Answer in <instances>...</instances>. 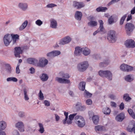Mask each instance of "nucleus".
<instances>
[{
	"instance_id": "f257e3e1",
	"label": "nucleus",
	"mask_w": 135,
	"mask_h": 135,
	"mask_svg": "<svg viewBox=\"0 0 135 135\" xmlns=\"http://www.w3.org/2000/svg\"><path fill=\"white\" fill-rule=\"evenodd\" d=\"M75 122L80 127H82L85 125V121L84 118L80 115H76L75 117Z\"/></svg>"
},
{
	"instance_id": "f03ea898",
	"label": "nucleus",
	"mask_w": 135,
	"mask_h": 135,
	"mask_svg": "<svg viewBox=\"0 0 135 135\" xmlns=\"http://www.w3.org/2000/svg\"><path fill=\"white\" fill-rule=\"evenodd\" d=\"M99 74L101 77L107 78L110 80L112 79V74L110 71L100 70L99 72Z\"/></svg>"
},
{
	"instance_id": "7ed1b4c3",
	"label": "nucleus",
	"mask_w": 135,
	"mask_h": 135,
	"mask_svg": "<svg viewBox=\"0 0 135 135\" xmlns=\"http://www.w3.org/2000/svg\"><path fill=\"white\" fill-rule=\"evenodd\" d=\"M115 32L113 30L110 31L108 33L107 39L110 42L114 43L116 41Z\"/></svg>"
},
{
	"instance_id": "20e7f679",
	"label": "nucleus",
	"mask_w": 135,
	"mask_h": 135,
	"mask_svg": "<svg viewBox=\"0 0 135 135\" xmlns=\"http://www.w3.org/2000/svg\"><path fill=\"white\" fill-rule=\"evenodd\" d=\"M134 25L131 23H127L125 26L126 32L128 35H130L131 33L132 32L135 28Z\"/></svg>"
},
{
	"instance_id": "39448f33",
	"label": "nucleus",
	"mask_w": 135,
	"mask_h": 135,
	"mask_svg": "<svg viewBox=\"0 0 135 135\" xmlns=\"http://www.w3.org/2000/svg\"><path fill=\"white\" fill-rule=\"evenodd\" d=\"M89 65L88 62L85 61L78 64V70L81 71H85L88 67Z\"/></svg>"
},
{
	"instance_id": "423d86ee",
	"label": "nucleus",
	"mask_w": 135,
	"mask_h": 135,
	"mask_svg": "<svg viewBox=\"0 0 135 135\" xmlns=\"http://www.w3.org/2000/svg\"><path fill=\"white\" fill-rule=\"evenodd\" d=\"M39 62H38L36 66L41 67H44L47 65L48 63V60L44 58H41L39 59Z\"/></svg>"
},
{
	"instance_id": "0eeeda50",
	"label": "nucleus",
	"mask_w": 135,
	"mask_h": 135,
	"mask_svg": "<svg viewBox=\"0 0 135 135\" xmlns=\"http://www.w3.org/2000/svg\"><path fill=\"white\" fill-rule=\"evenodd\" d=\"M125 45L127 47L133 48L135 47V42L132 39H128L125 42Z\"/></svg>"
},
{
	"instance_id": "6e6552de",
	"label": "nucleus",
	"mask_w": 135,
	"mask_h": 135,
	"mask_svg": "<svg viewBox=\"0 0 135 135\" xmlns=\"http://www.w3.org/2000/svg\"><path fill=\"white\" fill-rule=\"evenodd\" d=\"M73 6L74 7L79 9L84 7L85 5L82 2H78L74 1L73 2Z\"/></svg>"
},
{
	"instance_id": "1a4fd4ad",
	"label": "nucleus",
	"mask_w": 135,
	"mask_h": 135,
	"mask_svg": "<svg viewBox=\"0 0 135 135\" xmlns=\"http://www.w3.org/2000/svg\"><path fill=\"white\" fill-rule=\"evenodd\" d=\"M11 36L9 34H7L5 35L4 37V41L5 45L8 46L11 40H10Z\"/></svg>"
},
{
	"instance_id": "9d476101",
	"label": "nucleus",
	"mask_w": 135,
	"mask_h": 135,
	"mask_svg": "<svg viewBox=\"0 0 135 135\" xmlns=\"http://www.w3.org/2000/svg\"><path fill=\"white\" fill-rule=\"evenodd\" d=\"M127 130L129 132H132L134 131L135 133V122L131 123L129 124L127 128Z\"/></svg>"
},
{
	"instance_id": "9b49d317",
	"label": "nucleus",
	"mask_w": 135,
	"mask_h": 135,
	"mask_svg": "<svg viewBox=\"0 0 135 135\" xmlns=\"http://www.w3.org/2000/svg\"><path fill=\"white\" fill-rule=\"evenodd\" d=\"M15 50L14 53L15 56L16 57H20L21 56L20 54L22 52V50H21V47H15Z\"/></svg>"
},
{
	"instance_id": "f8f14e48",
	"label": "nucleus",
	"mask_w": 135,
	"mask_h": 135,
	"mask_svg": "<svg viewBox=\"0 0 135 135\" xmlns=\"http://www.w3.org/2000/svg\"><path fill=\"white\" fill-rule=\"evenodd\" d=\"M71 40V38L69 37H66L61 40L59 44L61 45H64L70 42Z\"/></svg>"
},
{
	"instance_id": "ddd939ff",
	"label": "nucleus",
	"mask_w": 135,
	"mask_h": 135,
	"mask_svg": "<svg viewBox=\"0 0 135 135\" xmlns=\"http://www.w3.org/2000/svg\"><path fill=\"white\" fill-rule=\"evenodd\" d=\"M56 80L59 83H69L70 81L69 79H62V78L58 77L56 78Z\"/></svg>"
},
{
	"instance_id": "4468645a",
	"label": "nucleus",
	"mask_w": 135,
	"mask_h": 135,
	"mask_svg": "<svg viewBox=\"0 0 135 135\" xmlns=\"http://www.w3.org/2000/svg\"><path fill=\"white\" fill-rule=\"evenodd\" d=\"M27 61L29 64H32L36 66L38 60L35 58H30L27 59Z\"/></svg>"
},
{
	"instance_id": "2eb2a0df",
	"label": "nucleus",
	"mask_w": 135,
	"mask_h": 135,
	"mask_svg": "<svg viewBox=\"0 0 135 135\" xmlns=\"http://www.w3.org/2000/svg\"><path fill=\"white\" fill-rule=\"evenodd\" d=\"M60 54V52L59 51H54L52 52L48 53L47 54L48 56H50L51 57H53L57 56Z\"/></svg>"
},
{
	"instance_id": "dca6fc26",
	"label": "nucleus",
	"mask_w": 135,
	"mask_h": 135,
	"mask_svg": "<svg viewBox=\"0 0 135 135\" xmlns=\"http://www.w3.org/2000/svg\"><path fill=\"white\" fill-rule=\"evenodd\" d=\"M16 126L18 128L20 131L23 132L24 131V125L22 122L17 123L16 124Z\"/></svg>"
},
{
	"instance_id": "f3484780",
	"label": "nucleus",
	"mask_w": 135,
	"mask_h": 135,
	"mask_svg": "<svg viewBox=\"0 0 135 135\" xmlns=\"http://www.w3.org/2000/svg\"><path fill=\"white\" fill-rule=\"evenodd\" d=\"M124 113H121L116 116L115 119L118 121L121 122L124 119Z\"/></svg>"
},
{
	"instance_id": "a211bd4d",
	"label": "nucleus",
	"mask_w": 135,
	"mask_h": 135,
	"mask_svg": "<svg viewBox=\"0 0 135 135\" xmlns=\"http://www.w3.org/2000/svg\"><path fill=\"white\" fill-rule=\"evenodd\" d=\"M82 51V48L78 46L75 48L74 51V54L76 56H78L80 55Z\"/></svg>"
},
{
	"instance_id": "6ab92c4d",
	"label": "nucleus",
	"mask_w": 135,
	"mask_h": 135,
	"mask_svg": "<svg viewBox=\"0 0 135 135\" xmlns=\"http://www.w3.org/2000/svg\"><path fill=\"white\" fill-rule=\"evenodd\" d=\"M98 22L99 23L100 26L99 28L98 29V31L100 32H104L105 31V29L103 27L104 23L102 20H99Z\"/></svg>"
},
{
	"instance_id": "aec40b11",
	"label": "nucleus",
	"mask_w": 135,
	"mask_h": 135,
	"mask_svg": "<svg viewBox=\"0 0 135 135\" xmlns=\"http://www.w3.org/2000/svg\"><path fill=\"white\" fill-rule=\"evenodd\" d=\"M76 115V113L70 114L69 116V119L67 121H66V123L68 124H71L72 123V120L74 119V118Z\"/></svg>"
},
{
	"instance_id": "412c9836",
	"label": "nucleus",
	"mask_w": 135,
	"mask_h": 135,
	"mask_svg": "<svg viewBox=\"0 0 135 135\" xmlns=\"http://www.w3.org/2000/svg\"><path fill=\"white\" fill-rule=\"evenodd\" d=\"M82 14L81 12L77 11L75 14V18L76 20H80L82 17Z\"/></svg>"
},
{
	"instance_id": "4be33fe9",
	"label": "nucleus",
	"mask_w": 135,
	"mask_h": 135,
	"mask_svg": "<svg viewBox=\"0 0 135 135\" xmlns=\"http://www.w3.org/2000/svg\"><path fill=\"white\" fill-rule=\"evenodd\" d=\"M18 6L23 10L25 11L27 8V5L26 3H20L19 4Z\"/></svg>"
},
{
	"instance_id": "5701e85b",
	"label": "nucleus",
	"mask_w": 135,
	"mask_h": 135,
	"mask_svg": "<svg viewBox=\"0 0 135 135\" xmlns=\"http://www.w3.org/2000/svg\"><path fill=\"white\" fill-rule=\"evenodd\" d=\"M83 54L85 56L89 55L90 53V49L88 48L85 47V48H82V51Z\"/></svg>"
},
{
	"instance_id": "b1692460",
	"label": "nucleus",
	"mask_w": 135,
	"mask_h": 135,
	"mask_svg": "<svg viewBox=\"0 0 135 135\" xmlns=\"http://www.w3.org/2000/svg\"><path fill=\"white\" fill-rule=\"evenodd\" d=\"M104 127L101 126H97L95 127V129L97 133H99L104 130Z\"/></svg>"
},
{
	"instance_id": "393cba45",
	"label": "nucleus",
	"mask_w": 135,
	"mask_h": 135,
	"mask_svg": "<svg viewBox=\"0 0 135 135\" xmlns=\"http://www.w3.org/2000/svg\"><path fill=\"white\" fill-rule=\"evenodd\" d=\"M76 107L77 108L81 111L84 110L85 108V106H81V103L80 102L77 103L76 105Z\"/></svg>"
},
{
	"instance_id": "a878e982",
	"label": "nucleus",
	"mask_w": 135,
	"mask_h": 135,
	"mask_svg": "<svg viewBox=\"0 0 135 135\" xmlns=\"http://www.w3.org/2000/svg\"><path fill=\"white\" fill-rule=\"evenodd\" d=\"M50 26L53 28H56L57 26V23L56 21L54 19H51L50 20Z\"/></svg>"
},
{
	"instance_id": "bb28decb",
	"label": "nucleus",
	"mask_w": 135,
	"mask_h": 135,
	"mask_svg": "<svg viewBox=\"0 0 135 135\" xmlns=\"http://www.w3.org/2000/svg\"><path fill=\"white\" fill-rule=\"evenodd\" d=\"M92 120L94 124H97L99 120V116L97 115L93 116L92 117Z\"/></svg>"
},
{
	"instance_id": "cd10ccee",
	"label": "nucleus",
	"mask_w": 135,
	"mask_h": 135,
	"mask_svg": "<svg viewBox=\"0 0 135 135\" xmlns=\"http://www.w3.org/2000/svg\"><path fill=\"white\" fill-rule=\"evenodd\" d=\"M6 126V124L5 122L3 121L0 122V131L4 129Z\"/></svg>"
},
{
	"instance_id": "c85d7f7f",
	"label": "nucleus",
	"mask_w": 135,
	"mask_h": 135,
	"mask_svg": "<svg viewBox=\"0 0 135 135\" xmlns=\"http://www.w3.org/2000/svg\"><path fill=\"white\" fill-rule=\"evenodd\" d=\"M128 112L130 116L133 119H135V114L133 110L131 109H128Z\"/></svg>"
},
{
	"instance_id": "c756f323",
	"label": "nucleus",
	"mask_w": 135,
	"mask_h": 135,
	"mask_svg": "<svg viewBox=\"0 0 135 135\" xmlns=\"http://www.w3.org/2000/svg\"><path fill=\"white\" fill-rule=\"evenodd\" d=\"M85 82H82L80 83L79 89L83 91L85 88Z\"/></svg>"
},
{
	"instance_id": "7c9ffc66",
	"label": "nucleus",
	"mask_w": 135,
	"mask_h": 135,
	"mask_svg": "<svg viewBox=\"0 0 135 135\" xmlns=\"http://www.w3.org/2000/svg\"><path fill=\"white\" fill-rule=\"evenodd\" d=\"M103 112L104 114L108 115L110 114V110L109 108L105 107L103 108Z\"/></svg>"
},
{
	"instance_id": "2f4dec72",
	"label": "nucleus",
	"mask_w": 135,
	"mask_h": 135,
	"mask_svg": "<svg viewBox=\"0 0 135 135\" xmlns=\"http://www.w3.org/2000/svg\"><path fill=\"white\" fill-rule=\"evenodd\" d=\"M28 22L27 20L25 21L22 25L19 28L20 30H22L24 29L27 25Z\"/></svg>"
},
{
	"instance_id": "473e14b6",
	"label": "nucleus",
	"mask_w": 135,
	"mask_h": 135,
	"mask_svg": "<svg viewBox=\"0 0 135 135\" xmlns=\"http://www.w3.org/2000/svg\"><path fill=\"white\" fill-rule=\"evenodd\" d=\"M41 80L43 81H46L48 78V76L45 74H43L40 77Z\"/></svg>"
},
{
	"instance_id": "72a5a7b5",
	"label": "nucleus",
	"mask_w": 135,
	"mask_h": 135,
	"mask_svg": "<svg viewBox=\"0 0 135 135\" xmlns=\"http://www.w3.org/2000/svg\"><path fill=\"white\" fill-rule=\"evenodd\" d=\"M88 25L89 26L93 27L96 26L97 25V22L96 21H91L88 23Z\"/></svg>"
},
{
	"instance_id": "f704fd0d",
	"label": "nucleus",
	"mask_w": 135,
	"mask_h": 135,
	"mask_svg": "<svg viewBox=\"0 0 135 135\" xmlns=\"http://www.w3.org/2000/svg\"><path fill=\"white\" fill-rule=\"evenodd\" d=\"M24 95V98L25 100H27L29 99V98L27 95V90L26 88H25L23 89Z\"/></svg>"
},
{
	"instance_id": "c9c22d12",
	"label": "nucleus",
	"mask_w": 135,
	"mask_h": 135,
	"mask_svg": "<svg viewBox=\"0 0 135 135\" xmlns=\"http://www.w3.org/2000/svg\"><path fill=\"white\" fill-rule=\"evenodd\" d=\"M38 124L39 127L40 128V129L39 130V131L41 133H44V131L43 125L41 123H39Z\"/></svg>"
},
{
	"instance_id": "e433bc0d",
	"label": "nucleus",
	"mask_w": 135,
	"mask_h": 135,
	"mask_svg": "<svg viewBox=\"0 0 135 135\" xmlns=\"http://www.w3.org/2000/svg\"><path fill=\"white\" fill-rule=\"evenodd\" d=\"M127 16V14H126L123 16V17L121 18L120 21V25H122L124 22Z\"/></svg>"
},
{
	"instance_id": "4c0bfd02",
	"label": "nucleus",
	"mask_w": 135,
	"mask_h": 135,
	"mask_svg": "<svg viewBox=\"0 0 135 135\" xmlns=\"http://www.w3.org/2000/svg\"><path fill=\"white\" fill-rule=\"evenodd\" d=\"M123 99L126 101H128L131 99V98L129 96V95L127 93L125 94L124 95Z\"/></svg>"
},
{
	"instance_id": "58836bf2",
	"label": "nucleus",
	"mask_w": 135,
	"mask_h": 135,
	"mask_svg": "<svg viewBox=\"0 0 135 135\" xmlns=\"http://www.w3.org/2000/svg\"><path fill=\"white\" fill-rule=\"evenodd\" d=\"M109 62V61L108 60H107V61H105V62H101L99 64L100 66L101 67H102L106 65H107V64H108Z\"/></svg>"
},
{
	"instance_id": "ea45409f",
	"label": "nucleus",
	"mask_w": 135,
	"mask_h": 135,
	"mask_svg": "<svg viewBox=\"0 0 135 135\" xmlns=\"http://www.w3.org/2000/svg\"><path fill=\"white\" fill-rule=\"evenodd\" d=\"M64 115L65 116V118L64 120H63L62 122L64 124L66 123V121L67 120L68 118V113L64 112Z\"/></svg>"
},
{
	"instance_id": "a19ab883",
	"label": "nucleus",
	"mask_w": 135,
	"mask_h": 135,
	"mask_svg": "<svg viewBox=\"0 0 135 135\" xmlns=\"http://www.w3.org/2000/svg\"><path fill=\"white\" fill-rule=\"evenodd\" d=\"M7 80V81H13L14 82H17V79L15 77H9L8 78Z\"/></svg>"
},
{
	"instance_id": "79ce46f5",
	"label": "nucleus",
	"mask_w": 135,
	"mask_h": 135,
	"mask_svg": "<svg viewBox=\"0 0 135 135\" xmlns=\"http://www.w3.org/2000/svg\"><path fill=\"white\" fill-rule=\"evenodd\" d=\"M127 65L125 64H122L120 66V69L123 71H126L127 69V67H126V66Z\"/></svg>"
},
{
	"instance_id": "37998d69",
	"label": "nucleus",
	"mask_w": 135,
	"mask_h": 135,
	"mask_svg": "<svg viewBox=\"0 0 135 135\" xmlns=\"http://www.w3.org/2000/svg\"><path fill=\"white\" fill-rule=\"evenodd\" d=\"M131 75H129L127 76L125 78V80L128 81H131L132 80V79L131 78Z\"/></svg>"
},
{
	"instance_id": "c03bdc74",
	"label": "nucleus",
	"mask_w": 135,
	"mask_h": 135,
	"mask_svg": "<svg viewBox=\"0 0 135 135\" xmlns=\"http://www.w3.org/2000/svg\"><path fill=\"white\" fill-rule=\"evenodd\" d=\"M12 37L13 39V43H14L16 42V39H19V36L17 34L14 35L12 36Z\"/></svg>"
},
{
	"instance_id": "a18cd8bd",
	"label": "nucleus",
	"mask_w": 135,
	"mask_h": 135,
	"mask_svg": "<svg viewBox=\"0 0 135 135\" xmlns=\"http://www.w3.org/2000/svg\"><path fill=\"white\" fill-rule=\"evenodd\" d=\"M38 96L40 100H43L44 99V97L43 94L42 93L41 90H40Z\"/></svg>"
},
{
	"instance_id": "49530a36",
	"label": "nucleus",
	"mask_w": 135,
	"mask_h": 135,
	"mask_svg": "<svg viewBox=\"0 0 135 135\" xmlns=\"http://www.w3.org/2000/svg\"><path fill=\"white\" fill-rule=\"evenodd\" d=\"M84 94H85V97H91L92 95V94L88 91H87L86 90H85L84 92Z\"/></svg>"
},
{
	"instance_id": "de8ad7c7",
	"label": "nucleus",
	"mask_w": 135,
	"mask_h": 135,
	"mask_svg": "<svg viewBox=\"0 0 135 135\" xmlns=\"http://www.w3.org/2000/svg\"><path fill=\"white\" fill-rule=\"evenodd\" d=\"M126 67H127V69L126 71H130L132 70L133 69V67L131 66L127 65Z\"/></svg>"
},
{
	"instance_id": "09e8293b",
	"label": "nucleus",
	"mask_w": 135,
	"mask_h": 135,
	"mask_svg": "<svg viewBox=\"0 0 135 135\" xmlns=\"http://www.w3.org/2000/svg\"><path fill=\"white\" fill-rule=\"evenodd\" d=\"M36 23L38 26H41L42 24V22L41 20H38L36 21Z\"/></svg>"
},
{
	"instance_id": "8fccbe9b",
	"label": "nucleus",
	"mask_w": 135,
	"mask_h": 135,
	"mask_svg": "<svg viewBox=\"0 0 135 135\" xmlns=\"http://www.w3.org/2000/svg\"><path fill=\"white\" fill-rule=\"evenodd\" d=\"M120 0H112L108 4V6H109L115 2H117Z\"/></svg>"
},
{
	"instance_id": "3c124183",
	"label": "nucleus",
	"mask_w": 135,
	"mask_h": 135,
	"mask_svg": "<svg viewBox=\"0 0 135 135\" xmlns=\"http://www.w3.org/2000/svg\"><path fill=\"white\" fill-rule=\"evenodd\" d=\"M20 64H18L16 69V73L17 74H19L20 73V70L19 69Z\"/></svg>"
},
{
	"instance_id": "603ef678",
	"label": "nucleus",
	"mask_w": 135,
	"mask_h": 135,
	"mask_svg": "<svg viewBox=\"0 0 135 135\" xmlns=\"http://www.w3.org/2000/svg\"><path fill=\"white\" fill-rule=\"evenodd\" d=\"M108 21L109 24H111L113 23L114 22V20L112 16L109 18L108 20Z\"/></svg>"
},
{
	"instance_id": "864d4df0",
	"label": "nucleus",
	"mask_w": 135,
	"mask_h": 135,
	"mask_svg": "<svg viewBox=\"0 0 135 135\" xmlns=\"http://www.w3.org/2000/svg\"><path fill=\"white\" fill-rule=\"evenodd\" d=\"M44 103L47 106H49L50 105V103L48 100H45L44 101Z\"/></svg>"
},
{
	"instance_id": "5fc2aeb1",
	"label": "nucleus",
	"mask_w": 135,
	"mask_h": 135,
	"mask_svg": "<svg viewBox=\"0 0 135 135\" xmlns=\"http://www.w3.org/2000/svg\"><path fill=\"white\" fill-rule=\"evenodd\" d=\"M124 108V103L122 102V103L119 106V109L120 110H123Z\"/></svg>"
},
{
	"instance_id": "6e6d98bb",
	"label": "nucleus",
	"mask_w": 135,
	"mask_h": 135,
	"mask_svg": "<svg viewBox=\"0 0 135 135\" xmlns=\"http://www.w3.org/2000/svg\"><path fill=\"white\" fill-rule=\"evenodd\" d=\"M6 66V69H7L8 71H10L11 69V67L10 65L8 64H7L5 65Z\"/></svg>"
},
{
	"instance_id": "4d7b16f0",
	"label": "nucleus",
	"mask_w": 135,
	"mask_h": 135,
	"mask_svg": "<svg viewBox=\"0 0 135 135\" xmlns=\"http://www.w3.org/2000/svg\"><path fill=\"white\" fill-rule=\"evenodd\" d=\"M62 76L63 78L66 79H68L70 77L69 75L67 74H64Z\"/></svg>"
},
{
	"instance_id": "13d9d810",
	"label": "nucleus",
	"mask_w": 135,
	"mask_h": 135,
	"mask_svg": "<svg viewBox=\"0 0 135 135\" xmlns=\"http://www.w3.org/2000/svg\"><path fill=\"white\" fill-rule=\"evenodd\" d=\"M56 6V5L55 4H54L51 3L48 4L47 6V7L48 8H51Z\"/></svg>"
},
{
	"instance_id": "bf43d9fd",
	"label": "nucleus",
	"mask_w": 135,
	"mask_h": 135,
	"mask_svg": "<svg viewBox=\"0 0 135 135\" xmlns=\"http://www.w3.org/2000/svg\"><path fill=\"white\" fill-rule=\"evenodd\" d=\"M30 73L32 74H34L35 72V69L33 67L31 68L30 69Z\"/></svg>"
},
{
	"instance_id": "052dcab7",
	"label": "nucleus",
	"mask_w": 135,
	"mask_h": 135,
	"mask_svg": "<svg viewBox=\"0 0 135 135\" xmlns=\"http://www.w3.org/2000/svg\"><path fill=\"white\" fill-rule=\"evenodd\" d=\"M92 101L90 99H88L86 101V103L88 105H90L92 103Z\"/></svg>"
},
{
	"instance_id": "680f3d73",
	"label": "nucleus",
	"mask_w": 135,
	"mask_h": 135,
	"mask_svg": "<svg viewBox=\"0 0 135 135\" xmlns=\"http://www.w3.org/2000/svg\"><path fill=\"white\" fill-rule=\"evenodd\" d=\"M109 97L111 99L114 100L115 99V96L113 94H109Z\"/></svg>"
},
{
	"instance_id": "e2e57ef3",
	"label": "nucleus",
	"mask_w": 135,
	"mask_h": 135,
	"mask_svg": "<svg viewBox=\"0 0 135 135\" xmlns=\"http://www.w3.org/2000/svg\"><path fill=\"white\" fill-rule=\"evenodd\" d=\"M111 105L112 107H116V104L114 102H111Z\"/></svg>"
},
{
	"instance_id": "0e129e2a",
	"label": "nucleus",
	"mask_w": 135,
	"mask_h": 135,
	"mask_svg": "<svg viewBox=\"0 0 135 135\" xmlns=\"http://www.w3.org/2000/svg\"><path fill=\"white\" fill-rule=\"evenodd\" d=\"M132 18V16L131 15H128V16L127 18V21H128L131 20Z\"/></svg>"
},
{
	"instance_id": "69168bd1",
	"label": "nucleus",
	"mask_w": 135,
	"mask_h": 135,
	"mask_svg": "<svg viewBox=\"0 0 135 135\" xmlns=\"http://www.w3.org/2000/svg\"><path fill=\"white\" fill-rule=\"evenodd\" d=\"M131 13L132 15H133L135 13V6L131 10Z\"/></svg>"
},
{
	"instance_id": "338daca9",
	"label": "nucleus",
	"mask_w": 135,
	"mask_h": 135,
	"mask_svg": "<svg viewBox=\"0 0 135 135\" xmlns=\"http://www.w3.org/2000/svg\"><path fill=\"white\" fill-rule=\"evenodd\" d=\"M19 115L21 117H22L24 116V113L23 112H20L19 113Z\"/></svg>"
},
{
	"instance_id": "774afa93",
	"label": "nucleus",
	"mask_w": 135,
	"mask_h": 135,
	"mask_svg": "<svg viewBox=\"0 0 135 135\" xmlns=\"http://www.w3.org/2000/svg\"><path fill=\"white\" fill-rule=\"evenodd\" d=\"M107 9L106 7H101V12H105Z\"/></svg>"
}]
</instances>
